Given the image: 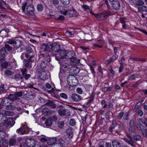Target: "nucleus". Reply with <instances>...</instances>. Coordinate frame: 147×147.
I'll return each instance as SVG.
<instances>
[{
    "label": "nucleus",
    "instance_id": "obj_1",
    "mask_svg": "<svg viewBox=\"0 0 147 147\" xmlns=\"http://www.w3.org/2000/svg\"><path fill=\"white\" fill-rule=\"evenodd\" d=\"M39 59L42 60V62L40 65L37 66L36 68V72L38 73L43 71H47V63L48 61L47 59L48 57L44 54L41 55Z\"/></svg>",
    "mask_w": 147,
    "mask_h": 147
},
{
    "label": "nucleus",
    "instance_id": "obj_2",
    "mask_svg": "<svg viewBox=\"0 0 147 147\" xmlns=\"http://www.w3.org/2000/svg\"><path fill=\"white\" fill-rule=\"evenodd\" d=\"M22 4V9L23 12L29 17L32 18H33L34 16L33 7L31 5H28L26 9L25 7L27 5V3L24 2Z\"/></svg>",
    "mask_w": 147,
    "mask_h": 147
},
{
    "label": "nucleus",
    "instance_id": "obj_3",
    "mask_svg": "<svg viewBox=\"0 0 147 147\" xmlns=\"http://www.w3.org/2000/svg\"><path fill=\"white\" fill-rule=\"evenodd\" d=\"M59 53L60 56L59 58L62 59L68 58L70 60L73 57L76 56L75 53L73 51H69L66 54H65V51L61 50Z\"/></svg>",
    "mask_w": 147,
    "mask_h": 147
},
{
    "label": "nucleus",
    "instance_id": "obj_4",
    "mask_svg": "<svg viewBox=\"0 0 147 147\" xmlns=\"http://www.w3.org/2000/svg\"><path fill=\"white\" fill-rule=\"evenodd\" d=\"M67 83L70 86H76L78 84V81L74 76L70 75L68 76L67 80Z\"/></svg>",
    "mask_w": 147,
    "mask_h": 147
},
{
    "label": "nucleus",
    "instance_id": "obj_5",
    "mask_svg": "<svg viewBox=\"0 0 147 147\" xmlns=\"http://www.w3.org/2000/svg\"><path fill=\"white\" fill-rule=\"evenodd\" d=\"M59 103H60L57 100H56L55 103H54V102L51 100H47V101L46 104L48 105V106L52 108H55L57 106V108L62 107V105H59Z\"/></svg>",
    "mask_w": 147,
    "mask_h": 147
},
{
    "label": "nucleus",
    "instance_id": "obj_6",
    "mask_svg": "<svg viewBox=\"0 0 147 147\" xmlns=\"http://www.w3.org/2000/svg\"><path fill=\"white\" fill-rule=\"evenodd\" d=\"M8 43L11 44H13L15 48H18L22 45V42L19 40L11 39L9 40Z\"/></svg>",
    "mask_w": 147,
    "mask_h": 147
},
{
    "label": "nucleus",
    "instance_id": "obj_7",
    "mask_svg": "<svg viewBox=\"0 0 147 147\" xmlns=\"http://www.w3.org/2000/svg\"><path fill=\"white\" fill-rule=\"evenodd\" d=\"M57 145L59 147H64L68 144L67 140L64 137H61L58 139Z\"/></svg>",
    "mask_w": 147,
    "mask_h": 147
},
{
    "label": "nucleus",
    "instance_id": "obj_8",
    "mask_svg": "<svg viewBox=\"0 0 147 147\" xmlns=\"http://www.w3.org/2000/svg\"><path fill=\"white\" fill-rule=\"evenodd\" d=\"M76 12L73 7H71L69 9L66 10L63 14L65 15L68 13L70 17H72L76 16Z\"/></svg>",
    "mask_w": 147,
    "mask_h": 147
},
{
    "label": "nucleus",
    "instance_id": "obj_9",
    "mask_svg": "<svg viewBox=\"0 0 147 147\" xmlns=\"http://www.w3.org/2000/svg\"><path fill=\"white\" fill-rule=\"evenodd\" d=\"M0 65L3 63L4 60L5 55L7 52L5 50V48H2L0 50Z\"/></svg>",
    "mask_w": 147,
    "mask_h": 147
},
{
    "label": "nucleus",
    "instance_id": "obj_10",
    "mask_svg": "<svg viewBox=\"0 0 147 147\" xmlns=\"http://www.w3.org/2000/svg\"><path fill=\"white\" fill-rule=\"evenodd\" d=\"M52 48V44L50 43L44 44L41 46V49L42 51H51Z\"/></svg>",
    "mask_w": 147,
    "mask_h": 147
},
{
    "label": "nucleus",
    "instance_id": "obj_11",
    "mask_svg": "<svg viewBox=\"0 0 147 147\" xmlns=\"http://www.w3.org/2000/svg\"><path fill=\"white\" fill-rule=\"evenodd\" d=\"M1 101V103L4 105V106H8L10 105L11 104V101L8 98L3 97L0 99V101Z\"/></svg>",
    "mask_w": 147,
    "mask_h": 147
},
{
    "label": "nucleus",
    "instance_id": "obj_12",
    "mask_svg": "<svg viewBox=\"0 0 147 147\" xmlns=\"http://www.w3.org/2000/svg\"><path fill=\"white\" fill-rule=\"evenodd\" d=\"M127 138L129 139V140H128L126 138H125L123 139L124 140L127 142L129 144L133 146H134V145L133 143V140L131 136L129 134H127Z\"/></svg>",
    "mask_w": 147,
    "mask_h": 147
},
{
    "label": "nucleus",
    "instance_id": "obj_13",
    "mask_svg": "<svg viewBox=\"0 0 147 147\" xmlns=\"http://www.w3.org/2000/svg\"><path fill=\"white\" fill-rule=\"evenodd\" d=\"M71 98L74 101L78 102L81 99V97L80 96L77 94H72Z\"/></svg>",
    "mask_w": 147,
    "mask_h": 147
},
{
    "label": "nucleus",
    "instance_id": "obj_14",
    "mask_svg": "<svg viewBox=\"0 0 147 147\" xmlns=\"http://www.w3.org/2000/svg\"><path fill=\"white\" fill-rule=\"evenodd\" d=\"M35 143V140L32 139H28L25 141L26 145L29 147H32Z\"/></svg>",
    "mask_w": 147,
    "mask_h": 147
},
{
    "label": "nucleus",
    "instance_id": "obj_15",
    "mask_svg": "<svg viewBox=\"0 0 147 147\" xmlns=\"http://www.w3.org/2000/svg\"><path fill=\"white\" fill-rule=\"evenodd\" d=\"M5 123L6 126L10 125L11 126H12L14 124L15 122L12 118L9 117L5 120Z\"/></svg>",
    "mask_w": 147,
    "mask_h": 147
},
{
    "label": "nucleus",
    "instance_id": "obj_16",
    "mask_svg": "<svg viewBox=\"0 0 147 147\" xmlns=\"http://www.w3.org/2000/svg\"><path fill=\"white\" fill-rule=\"evenodd\" d=\"M138 123L141 126L146 127H147V119H143L142 118L139 119L138 120Z\"/></svg>",
    "mask_w": 147,
    "mask_h": 147
},
{
    "label": "nucleus",
    "instance_id": "obj_17",
    "mask_svg": "<svg viewBox=\"0 0 147 147\" xmlns=\"http://www.w3.org/2000/svg\"><path fill=\"white\" fill-rule=\"evenodd\" d=\"M42 112L43 115H49L53 113L54 111L52 110H50L47 108H44L42 109Z\"/></svg>",
    "mask_w": 147,
    "mask_h": 147
},
{
    "label": "nucleus",
    "instance_id": "obj_18",
    "mask_svg": "<svg viewBox=\"0 0 147 147\" xmlns=\"http://www.w3.org/2000/svg\"><path fill=\"white\" fill-rule=\"evenodd\" d=\"M1 67L3 69L7 68L9 69H11L12 67L11 65L9 63L6 62H3L0 64Z\"/></svg>",
    "mask_w": 147,
    "mask_h": 147
},
{
    "label": "nucleus",
    "instance_id": "obj_19",
    "mask_svg": "<svg viewBox=\"0 0 147 147\" xmlns=\"http://www.w3.org/2000/svg\"><path fill=\"white\" fill-rule=\"evenodd\" d=\"M112 7L114 9L117 10L120 7V4L117 1H114L112 3Z\"/></svg>",
    "mask_w": 147,
    "mask_h": 147
},
{
    "label": "nucleus",
    "instance_id": "obj_20",
    "mask_svg": "<svg viewBox=\"0 0 147 147\" xmlns=\"http://www.w3.org/2000/svg\"><path fill=\"white\" fill-rule=\"evenodd\" d=\"M142 77V75L138 74H134L130 75L128 77L129 80H135L136 78H140Z\"/></svg>",
    "mask_w": 147,
    "mask_h": 147
},
{
    "label": "nucleus",
    "instance_id": "obj_21",
    "mask_svg": "<svg viewBox=\"0 0 147 147\" xmlns=\"http://www.w3.org/2000/svg\"><path fill=\"white\" fill-rule=\"evenodd\" d=\"M8 140L5 139H2L0 140V146L7 147L8 146Z\"/></svg>",
    "mask_w": 147,
    "mask_h": 147
},
{
    "label": "nucleus",
    "instance_id": "obj_22",
    "mask_svg": "<svg viewBox=\"0 0 147 147\" xmlns=\"http://www.w3.org/2000/svg\"><path fill=\"white\" fill-rule=\"evenodd\" d=\"M60 48V47L59 45H57V44H52V48H51V50L55 52H59V53H60L59 50Z\"/></svg>",
    "mask_w": 147,
    "mask_h": 147
},
{
    "label": "nucleus",
    "instance_id": "obj_23",
    "mask_svg": "<svg viewBox=\"0 0 147 147\" xmlns=\"http://www.w3.org/2000/svg\"><path fill=\"white\" fill-rule=\"evenodd\" d=\"M9 69H7L5 71L4 75L6 77H9L14 74V72Z\"/></svg>",
    "mask_w": 147,
    "mask_h": 147
},
{
    "label": "nucleus",
    "instance_id": "obj_24",
    "mask_svg": "<svg viewBox=\"0 0 147 147\" xmlns=\"http://www.w3.org/2000/svg\"><path fill=\"white\" fill-rule=\"evenodd\" d=\"M66 132L68 138H71L72 137L73 134L72 129L71 128L69 127L67 128L66 130Z\"/></svg>",
    "mask_w": 147,
    "mask_h": 147
},
{
    "label": "nucleus",
    "instance_id": "obj_25",
    "mask_svg": "<svg viewBox=\"0 0 147 147\" xmlns=\"http://www.w3.org/2000/svg\"><path fill=\"white\" fill-rule=\"evenodd\" d=\"M47 71H43L42 72H39L41 74L40 77V79L42 80H45L48 78L46 72Z\"/></svg>",
    "mask_w": 147,
    "mask_h": 147
},
{
    "label": "nucleus",
    "instance_id": "obj_26",
    "mask_svg": "<svg viewBox=\"0 0 147 147\" xmlns=\"http://www.w3.org/2000/svg\"><path fill=\"white\" fill-rule=\"evenodd\" d=\"M9 29H6L5 30H1V36L3 37L8 36V33L9 32Z\"/></svg>",
    "mask_w": 147,
    "mask_h": 147
},
{
    "label": "nucleus",
    "instance_id": "obj_27",
    "mask_svg": "<svg viewBox=\"0 0 147 147\" xmlns=\"http://www.w3.org/2000/svg\"><path fill=\"white\" fill-rule=\"evenodd\" d=\"M16 81H21L23 79V77L22 75L19 74H17L15 75L13 78Z\"/></svg>",
    "mask_w": 147,
    "mask_h": 147
},
{
    "label": "nucleus",
    "instance_id": "obj_28",
    "mask_svg": "<svg viewBox=\"0 0 147 147\" xmlns=\"http://www.w3.org/2000/svg\"><path fill=\"white\" fill-rule=\"evenodd\" d=\"M17 139L15 137H12L11 138L9 141V144L10 146L15 145Z\"/></svg>",
    "mask_w": 147,
    "mask_h": 147
},
{
    "label": "nucleus",
    "instance_id": "obj_29",
    "mask_svg": "<svg viewBox=\"0 0 147 147\" xmlns=\"http://www.w3.org/2000/svg\"><path fill=\"white\" fill-rule=\"evenodd\" d=\"M113 147H121V145L119 141L117 140H113L112 142Z\"/></svg>",
    "mask_w": 147,
    "mask_h": 147
},
{
    "label": "nucleus",
    "instance_id": "obj_30",
    "mask_svg": "<svg viewBox=\"0 0 147 147\" xmlns=\"http://www.w3.org/2000/svg\"><path fill=\"white\" fill-rule=\"evenodd\" d=\"M50 143L51 145L54 144L55 146H57V141L56 138L55 137L51 138L50 140Z\"/></svg>",
    "mask_w": 147,
    "mask_h": 147
},
{
    "label": "nucleus",
    "instance_id": "obj_31",
    "mask_svg": "<svg viewBox=\"0 0 147 147\" xmlns=\"http://www.w3.org/2000/svg\"><path fill=\"white\" fill-rule=\"evenodd\" d=\"M129 134L131 136H134L136 134V132L135 131L134 127H129L128 129Z\"/></svg>",
    "mask_w": 147,
    "mask_h": 147
},
{
    "label": "nucleus",
    "instance_id": "obj_32",
    "mask_svg": "<svg viewBox=\"0 0 147 147\" xmlns=\"http://www.w3.org/2000/svg\"><path fill=\"white\" fill-rule=\"evenodd\" d=\"M112 123V125H111L109 128V131L111 132L113 131V129H114L115 127L117 126V123L115 120H113Z\"/></svg>",
    "mask_w": 147,
    "mask_h": 147
},
{
    "label": "nucleus",
    "instance_id": "obj_33",
    "mask_svg": "<svg viewBox=\"0 0 147 147\" xmlns=\"http://www.w3.org/2000/svg\"><path fill=\"white\" fill-rule=\"evenodd\" d=\"M143 101L139 102L135 105L134 109L133 110V112H135L138 109L139 107L141 106Z\"/></svg>",
    "mask_w": 147,
    "mask_h": 147
},
{
    "label": "nucleus",
    "instance_id": "obj_34",
    "mask_svg": "<svg viewBox=\"0 0 147 147\" xmlns=\"http://www.w3.org/2000/svg\"><path fill=\"white\" fill-rule=\"evenodd\" d=\"M46 87L49 89H51L50 90H48L49 93H53L54 90L53 88H52L51 85L49 83H46L45 84Z\"/></svg>",
    "mask_w": 147,
    "mask_h": 147
},
{
    "label": "nucleus",
    "instance_id": "obj_35",
    "mask_svg": "<svg viewBox=\"0 0 147 147\" xmlns=\"http://www.w3.org/2000/svg\"><path fill=\"white\" fill-rule=\"evenodd\" d=\"M8 98L10 100V101L17 100V98H16L15 94H11L8 96Z\"/></svg>",
    "mask_w": 147,
    "mask_h": 147
},
{
    "label": "nucleus",
    "instance_id": "obj_36",
    "mask_svg": "<svg viewBox=\"0 0 147 147\" xmlns=\"http://www.w3.org/2000/svg\"><path fill=\"white\" fill-rule=\"evenodd\" d=\"M95 17L98 20H101L105 18L104 16L102 13L95 15Z\"/></svg>",
    "mask_w": 147,
    "mask_h": 147
},
{
    "label": "nucleus",
    "instance_id": "obj_37",
    "mask_svg": "<svg viewBox=\"0 0 147 147\" xmlns=\"http://www.w3.org/2000/svg\"><path fill=\"white\" fill-rule=\"evenodd\" d=\"M139 11L141 12H147V7L146 6H143L138 8Z\"/></svg>",
    "mask_w": 147,
    "mask_h": 147
},
{
    "label": "nucleus",
    "instance_id": "obj_38",
    "mask_svg": "<svg viewBox=\"0 0 147 147\" xmlns=\"http://www.w3.org/2000/svg\"><path fill=\"white\" fill-rule=\"evenodd\" d=\"M70 61L71 62L74 63L75 64H78L79 63L80 59H77L74 56L71 59Z\"/></svg>",
    "mask_w": 147,
    "mask_h": 147
},
{
    "label": "nucleus",
    "instance_id": "obj_39",
    "mask_svg": "<svg viewBox=\"0 0 147 147\" xmlns=\"http://www.w3.org/2000/svg\"><path fill=\"white\" fill-rule=\"evenodd\" d=\"M131 137L132 138L133 140L134 139V140L136 141L140 140L141 138V137L140 136L136 135V134L134 135V136H131Z\"/></svg>",
    "mask_w": 147,
    "mask_h": 147
},
{
    "label": "nucleus",
    "instance_id": "obj_40",
    "mask_svg": "<svg viewBox=\"0 0 147 147\" xmlns=\"http://www.w3.org/2000/svg\"><path fill=\"white\" fill-rule=\"evenodd\" d=\"M17 131L20 134H24L25 132V130L24 129L22 128H20L18 129L17 130Z\"/></svg>",
    "mask_w": 147,
    "mask_h": 147
},
{
    "label": "nucleus",
    "instance_id": "obj_41",
    "mask_svg": "<svg viewBox=\"0 0 147 147\" xmlns=\"http://www.w3.org/2000/svg\"><path fill=\"white\" fill-rule=\"evenodd\" d=\"M123 126L122 123H120L119 125V129L116 131V132L119 134V133L123 130Z\"/></svg>",
    "mask_w": 147,
    "mask_h": 147
},
{
    "label": "nucleus",
    "instance_id": "obj_42",
    "mask_svg": "<svg viewBox=\"0 0 147 147\" xmlns=\"http://www.w3.org/2000/svg\"><path fill=\"white\" fill-rule=\"evenodd\" d=\"M45 123L47 126H51L52 124V122L51 121V119L48 118L45 122Z\"/></svg>",
    "mask_w": 147,
    "mask_h": 147
},
{
    "label": "nucleus",
    "instance_id": "obj_43",
    "mask_svg": "<svg viewBox=\"0 0 147 147\" xmlns=\"http://www.w3.org/2000/svg\"><path fill=\"white\" fill-rule=\"evenodd\" d=\"M62 67L63 70H66L69 68V65L67 63H63L62 65Z\"/></svg>",
    "mask_w": 147,
    "mask_h": 147
},
{
    "label": "nucleus",
    "instance_id": "obj_44",
    "mask_svg": "<svg viewBox=\"0 0 147 147\" xmlns=\"http://www.w3.org/2000/svg\"><path fill=\"white\" fill-rule=\"evenodd\" d=\"M37 8L38 11H42L44 7L42 4H39L37 5Z\"/></svg>",
    "mask_w": 147,
    "mask_h": 147
},
{
    "label": "nucleus",
    "instance_id": "obj_45",
    "mask_svg": "<svg viewBox=\"0 0 147 147\" xmlns=\"http://www.w3.org/2000/svg\"><path fill=\"white\" fill-rule=\"evenodd\" d=\"M112 89V87H104L102 88V90L104 92H106L109 91H111Z\"/></svg>",
    "mask_w": 147,
    "mask_h": 147
},
{
    "label": "nucleus",
    "instance_id": "obj_46",
    "mask_svg": "<svg viewBox=\"0 0 147 147\" xmlns=\"http://www.w3.org/2000/svg\"><path fill=\"white\" fill-rule=\"evenodd\" d=\"M118 56L116 54H115L113 55L109 59L110 63L113 62L116 60L118 57Z\"/></svg>",
    "mask_w": 147,
    "mask_h": 147
},
{
    "label": "nucleus",
    "instance_id": "obj_47",
    "mask_svg": "<svg viewBox=\"0 0 147 147\" xmlns=\"http://www.w3.org/2000/svg\"><path fill=\"white\" fill-rule=\"evenodd\" d=\"M4 115L7 116H12L13 115V112L8 111H5L4 112Z\"/></svg>",
    "mask_w": 147,
    "mask_h": 147
},
{
    "label": "nucleus",
    "instance_id": "obj_48",
    "mask_svg": "<svg viewBox=\"0 0 147 147\" xmlns=\"http://www.w3.org/2000/svg\"><path fill=\"white\" fill-rule=\"evenodd\" d=\"M95 93L93 92L91 94L90 97L89 98V99L88 100V102L90 103L93 101L94 97H95Z\"/></svg>",
    "mask_w": 147,
    "mask_h": 147
},
{
    "label": "nucleus",
    "instance_id": "obj_49",
    "mask_svg": "<svg viewBox=\"0 0 147 147\" xmlns=\"http://www.w3.org/2000/svg\"><path fill=\"white\" fill-rule=\"evenodd\" d=\"M76 121L74 119H70L69 123L70 125L72 126L75 125L76 124Z\"/></svg>",
    "mask_w": 147,
    "mask_h": 147
},
{
    "label": "nucleus",
    "instance_id": "obj_50",
    "mask_svg": "<svg viewBox=\"0 0 147 147\" xmlns=\"http://www.w3.org/2000/svg\"><path fill=\"white\" fill-rule=\"evenodd\" d=\"M16 98H17V100H18L20 98L19 97L21 96L22 95V92H19L16 93L15 94Z\"/></svg>",
    "mask_w": 147,
    "mask_h": 147
},
{
    "label": "nucleus",
    "instance_id": "obj_51",
    "mask_svg": "<svg viewBox=\"0 0 147 147\" xmlns=\"http://www.w3.org/2000/svg\"><path fill=\"white\" fill-rule=\"evenodd\" d=\"M65 109H60L58 111V113L61 116H63L64 115V113H65Z\"/></svg>",
    "mask_w": 147,
    "mask_h": 147
},
{
    "label": "nucleus",
    "instance_id": "obj_52",
    "mask_svg": "<svg viewBox=\"0 0 147 147\" xmlns=\"http://www.w3.org/2000/svg\"><path fill=\"white\" fill-rule=\"evenodd\" d=\"M129 113L128 112L126 113L124 115H123V118L124 120H128L129 119Z\"/></svg>",
    "mask_w": 147,
    "mask_h": 147
},
{
    "label": "nucleus",
    "instance_id": "obj_53",
    "mask_svg": "<svg viewBox=\"0 0 147 147\" xmlns=\"http://www.w3.org/2000/svg\"><path fill=\"white\" fill-rule=\"evenodd\" d=\"M141 131L143 136L145 137H147V129L143 128L142 129Z\"/></svg>",
    "mask_w": 147,
    "mask_h": 147
},
{
    "label": "nucleus",
    "instance_id": "obj_54",
    "mask_svg": "<svg viewBox=\"0 0 147 147\" xmlns=\"http://www.w3.org/2000/svg\"><path fill=\"white\" fill-rule=\"evenodd\" d=\"M5 50L6 49L8 51H10L11 50L12 48L9 45L7 44H5ZM6 51V50H5Z\"/></svg>",
    "mask_w": 147,
    "mask_h": 147
},
{
    "label": "nucleus",
    "instance_id": "obj_55",
    "mask_svg": "<svg viewBox=\"0 0 147 147\" xmlns=\"http://www.w3.org/2000/svg\"><path fill=\"white\" fill-rule=\"evenodd\" d=\"M135 121L134 119L131 120L129 123V127H134Z\"/></svg>",
    "mask_w": 147,
    "mask_h": 147
},
{
    "label": "nucleus",
    "instance_id": "obj_56",
    "mask_svg": "<svg viewBox=\"0 0 147 147\" xmlns=\"http://www.w3.org/2000/svg\"><path fill=\"white\" fill-rule=\"evenodd\" d=\"M31 65V63H30L29 61L28 60H25V66L26 67H30Z\"/></svg>",
    "mask_w": 147,
    "mask_h": 147
},
{
    "label": "nucleus",
    "instance_id": "obj_57",
    "mask_svg": "<svg viewBox=\"0 0 147 147\" xmlns=\"http://www.w3.org/2000/svg\"><path fill=\"white\" fill-rule=\"evenodd\" d=\"M82 7L83 9L86 11H87L89 10V7L87 5L84 4L82 5Z\"/></svg>",
    "mask_w": 147,
    "mask_h": 147
},
{
    "label": "nucleus",
    "instance_id": "obj_58",
    "mask_svg": "<svg viewBox=\"0 0 147 147\" xmlns=\"http://www.w3.org/2000/svg\"><path fill=\"white\" fill-rule=\"evenodd\" d=\"M49 118L51 119V122L52 121H56L57 120V117L55 115H54Z\"/></svg>",
    "mask_w": 147,
    "mask_h": 147
},
{
    "label": "nucleus",
    "instance_id": "obj_59",
    "mask_svg": "<svg viewBox=\"0 0 147 147\" xmlns=\"http://www.w3.org/2000/svg\"><path fill=\"white\" fill-rule=\"evenodd\" d=\"M26 95L28 96V98H33L34 97V94L32 92H30L27 93Z\"/></svg>",
    "mask_w": 147,
    "mask_h": 147
},
{
    "label": "nucleus",
    "instance_id": "obj_60",
    "mask_svg": "<svg viewBox=\"0 0 147 147\" xmlns=\"http://www.w3.org/2000/svg\"><path fill=\"white\" fill-rule=\"evenodd\" d=\"M62 3L65 5H68L70 3L69 0H61Z\"/></svg>",
    "mask_w": 147,
    "mask_h": 147
},
{
    "label": "nucleus",
    "instance_id": "obj_61",
    "mask_svg": "<svg viewBox=\"0 0 147 147\" xmlns=\"http://www.w3.org/2000/svg\"><path fill=\"white\" fill-rule=\"evenodd\" d=\"M102 13L103 14V15H104V17L105 18L106 16H107L110 15L111 14V13L109 11H105L102 12Z\"/></svg>",
    "mask_w": 147,
    "mask_h": 147
},
{
    "label": "nucleus",
    "instance_id": "obj_62",
    "mask_svg": "<svg viewBox=\"0 0 147 147\" xmlns=\"http://www.w3.org/2000/svg\"><path fill=\"white\" fill-rule=\"evenodd\" d=\"M64 115L65 116H69L71 115L70 111L67 109L65 110V113H64Z\"/></svg>",
    "mask_w": 147,
    "mask_h": 147
},
{
    "label": "nucleus",
    "instance_id": "obj_63",
    "mask_svg": "<svg viewBox=\"0 0 147 147\" xmlns=\"http://www.w3.org/2000/svg\"><path fill=\"white\" fill-rule=\"evenodd\" d=\"M26 49L27 51L29 53H31L33 51V49L30 46H28L26 47Z\"/></svg>",
    "mask_w": 147,
    "mask_h": 147
},
{
    "label": "nucleus",
    "instance_id": "obj_64",
    "mask_svg": "<svg viewBox=\"0 0 147 147\" xmlns=\"http://www.w3.org/2000/svg\"><path fill=\"white\" fill-rule=\"evenodd\" d=\"M76 91L79 94H81L83 92V90L80 88H77L76 89Z\"/></svg>",
    "mask_w": 147,
    "mask_h": 147
}]
</instances>
